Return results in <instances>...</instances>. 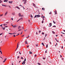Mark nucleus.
<instances>
[{"instance_id": "obj_10", "label": "nucleus", "mask_w": 65, "mask_h": 65, "mask_svg": "<svg viewBox=\"0 0 65 65\" xmlns=\"http://www.w3.org/2000/svg\"><path fill=\"white\" fill-rule=\"evenodd\" d=\"M6 58L5 59H4V61H3V63H4V62H5L6 61Z\"/></svg>"}, {"instance_id": "obj_39", "label": "nucleus", "mask_w": 65, "mask_h": 65, "mask_svg": "<svg viewBox=\"0 0 65 65\" xmlns=\"http://www.w3.org/2000/svg\"><path fill=\"white\" fill-rule=\"evenodd\" d=\"M8 26H5V27H6V28Z\"/></svg>"}, {"instance_id": "obj_58", "label": "nucleus", "mask_w": 65, "mask_h": 65, "mask_svg": "<svg viewBox=\"0 0 65 65\" xmlns=\"http://www.w3.org/2000/svg\"><path fill=\"white\" fill-rule=\"evenodd\" d=\"M57 42H59V41L57 40Z\"/></svg>"}, {"instance_id": "obj_7", "label": "nucleus", "mask_w": 65, "mask_h": 65, "mask_svg": "<svg viewBox=\"0 0 65 65\" xmlns=\"http://www.w3.org/2000/svg\"><path fill=\"white\" fill-rule=\"evenodd\" d=\"M25 44H28V43L27 42V40H26V41L25 42Z\"/></svg>"}, {"instance_id": "obj_49", "label": "nucleus", "mask_w": 65, "mask_h": 65, "mask_svg": "<svg viewBox=\"0 0 65 65\" xmlns=\"http://www.w3.org/2000/svg\"><path fill=\"white\" fill-rule=\"evenodd\" d=\"M30 17H33V16L32 15H31V16H30Z\"/></svg>"}, {"instance_id": "obj_53", "label": "nucleus", "mask_w": 65, "mask_h": 65, "mask_svg": "<svg viewBox=\"0 0 65 65\" xmlns=\"http://www.w3.org/2000/svg\"><path fill=\"white\" fill-rule=\"evenodd\" d=\"M13 36H14V37H15V35H13Z\"/></svg>"}, {"instance_id": "obj_25", "label": "nucleus", "mask_w": 65, "mask_h": 65, "mask_svg": "<svg viewBox=\"0 0 65 65\" xmlns=\"http://www.w3.org/2000/svg\"><path fill=\"white\" fill-rule=\"evenodd\" d=\"M21 30H22V29H19L18 30V31H21Z\"/></svg>"}, {"instance_id": "obj_17", "label": "nucleus", "mask_w": 65, "mask_h": 65, "mask_svg": "<svg viewBox=\"0 0 65 65\" xmlns=\"http://www.w3.org/2000/svg\"><path fill=\"white\" fill-rule=\"evenodd\" d=\"M33 5H34V6H35V7L36 6V5H35L33 3Z\"/></svg>"}, {"instance_id": "obj_29", "label": "nucleus", "mask_w": 65, "mask_h": 65, "mask_svg": "<svg viewBox=\"0 0 65 65\" xmlns=\"http://www.w3.org/2000/svg\"><path fill=\"white\" fill-rule=\"evenodd\" d=\"M38 65H40V64L39 63H38Z\"/></svg>"}, {"instance_id": "obj_11", "label": "nucleus", "mask_w": 65, "mask_h": 65, "mask_svg": "<svg viewBox=\"0 0 65 65\" xmlns=\"http://www.w3.org/2000/svg\"><path fill=\"white\" fill-rule=\"evenodd\" d=\"M9 34H11H11H16V33H15V34H14V33H13V34H11V33H8Z\"/></svg>"}, {"instance_id": "obj_41", "label": "nucleus", "mask_w": 65, "mask_h": 65, "mask_svg": "<svg viewBox=\"0 0 65 65\" xmlns=\"http://www.w3.org/2000/svg\"><path fill=\"white\" fill-rule=\"evenodd\" d=\"M19 54H20V55H21V52H19Z\"/></svg>"}, {"instance_id": "obj_59", "label": "nucleus", "mask_w": 65, "mask_h": 65, "mask_svg": "<svg viewBox=\"0 0 65 65\" xmlns=\"http://www.w3.org/2000/svg\"><path fill=\"white\" fill-rule=\"evenodd\" d=\"M2 34H3L1 33V34H0V35H2Z\"/></svg>"}, {"instance_id": "obj_13", "label": "nucleus", "mask_w": 65, "mask_h": 65, "mask_svg": "<svg viewBox=\"0 0 65 65\" xmlns=\"http://www.w3.org/2000/svg\"><path fill=\"white\" fill-rule=\"evenodd\" d=\"M50 25H51L50 26H49V27H51L52 26V23L49 24Z\"/></svg>"}, {"instance_id": "obj_40", "label": "nucleus", "mask_w": 65, "mask_h": 65, "mask_svg": "<svg viewBox=\"0 0 65 65\" xmlns=\"http://www.w3.org/2000/svg\"><path fill=\"white\" fill-rule=\"evenodd\" d=\"M20 6H21L22 7H23V6H22V5H20Z\"/></svg>"}, {"instance_id": "obj_33", "label": "nucleus", "mask_w": 65, "mask_h": 65, "mask_svg": "<svg viewBox=\"0 0 65 65\" xmlns=\"http://www.w3.org/2000/svg\"><path fill=\"white\" fill-rule=\"evenodd\" d=\"M39 33H40V32H41V30L39 31Z\"/></svg>"}, {"instance_id": "obj_8", "label": "nucleus", "mask_w": 65, "mask_h": 65, "mask_svg": "<svg viewBox=\"0 0 65 65\" xmlns=\"http://www.w3.org/2000/svg\"><path fill=\"white\" fill-rule=\"evenodd\" d=\"M2 6H5V7H6L7 6H6V5L3 4H2Z\"/></svg>"}, {"instance_id": "obj_60", "label": "nucleus", "mask_w": 65, "mask_h": 65, "mask_svg": "<svg viewBox=\"0 0 65 65\" xmlns=\"http://www.w3.org/2000/svg\"><path fill=\"white\" fill-rule=\"evenodd\" d=\"M11 25L12 26V27H13V26H13V25Z\"/></svg>"}, {"instance_id": "obj_5", "label": "nucleus", "mask_w": 65, "mask_h": 65, "mask_svg": "<svg viewBox=\"0 0 65 65\" xmlns=\"http://www.w3.org/2000/svg\"><path fill=\"white\" fill-rule=\"evenodd\" d=\"M22 19V20H23V18H20L19 19V20H18L17 21V22H19V21H20V20H21Z\"/></svg>"}, {"instance_id": "obj_4", "label": "nucleus", "mask_w": 65, "mask_h": 65, "mask_svg": "<svg viewBox=\"0 0 65 65\" xmlns=\"http://www.w3.org/2000/svg\"><path fill=\"white\" fill-rule=\"evenodd\" d=\"M8 13V12H7V11L6 12V13L5 14V15H4L5 17L6 16V15H7V14Z\"/></svg>"}, {"instance_id": "obj_63", "label": "nucleus", "mask_w": 65, "mask_h": 65, "mask_svg": "<svg viewBox=\"0 0 65 65\" xmlns=\"http://www.w3.org/2000/svg\"><path fill=\"white\" fill-rule=\"evenodd\" d=\"M25 63H26V62H24V65L25 64Z\"/></svg>"}, {"instance_id": "obj_48", "label": "nucleus", "mask_w": 65, "mask_h": 65, "mask_svg": "<svg viewBox=\"0 0 65 65\" xmlns=\"http://www.w3.org/2000/svg\"><path fill=\"white\" fill-rule=\"evenodd\" d=\"M2 1H1L0 2V3H2Z\"/></svg>"}, {"instance_id": "obj_19", "label": "nucleus", "mask_w": 65, "mask_h": 65, "mask_svg": "<svg viewBox=\"0 0 65 65\" xmlns=\"http://www.w3.org/2000/svg\"><path fill=\"white\" fill-rule=\"evenodd\" d=\"M16 7L18 8V9H20V8L18 7Z\"/></svg>"}, {"instance_id": "obj_6", "label": "nucleus", "mask_w": 65, "mask_h": 65, "mask_svg": "<svg viewBox=\"0 0 65 65\" xmlns=\"http://www.w3.org/2000/svg\"><path fill=\"white\" fill-rule=\"evenodd\" d=\"M13 2L12 1H9V3H10V4H12V3Z\"/></svg>"}, {"instance_id": "obj_22", "label": "nucleus", "mask_w": 65, "mask_h": 65, "mask_svg": "<svg viewBox=\"0 0 65 65\" xmlns=\"http://www.w3.org/2000/svg\"><path fill=\"white\" fill-rule=\"evenodd\" d=\"M42 10H44V8H42Z\"/></svg>"}, {"instance_id": "obj_36", "label": "nucleus", "mask_w": 65, "mask_h": 65, "mask_svg": "<svg viewBox=\"0 0 65 65\" xmlns=\"http://www.w3.org/2000/svg\"><path fill=\"white\" fill-rule=\"evenodd\" d=\"M22 33H23V31H22L21 33L20 34H22Z\"/></svg>"}, {"instance_id": "obj_42", "label": "nucleus", "mask_w": 65, "mask_h": 65, "mask_svg": "<svg viewBox=\"0 0 65 65\" xmlns=\"http://www.w3.org/2000/svg\"><path fill=\"white\" fill-rule=\"evenodd\" d=\"M11 20H13V18H12L11 19Z\"/></svg>"}, {"instance_id": "obj_37", "label": "nucleus", "mask_w": 65, "mask_h": 65, "mask_svg": "<svg viewBox=\"0 0 65 65\" xmlns=\"http://www.w3.org/2000/svg\"><path fill=\"white\" fill-rule=\"evenodd\" d=\"M18 34V35H16V36H18V35H19L20 34Z\"/></svg>"}, {"instance_id": "obj_31", "label": "nucleus", "mask_w": 65, "mask_h": 65, "mask_svg": "<svg viewBox=\"0 0 65 65\" xmlns=\"http://www.w3.org/2000/svg\"><path fill=\"white\" fill-rule=\"evenodd\" d=\"M29 45H27V48H28V47H29Z\"/></svg>"}, {"instance_id": "obj_24", "label": "nucleus", "mask_w": 65, "mask_h": 65, "mask_svg": "<svg viewBox=\"0 0 65 65\" xmlns=\"http://www.w3.org/2000/svg\"><path fill=\"white\" fill-rule=\"evenodd\" d=\"M6 1H8V0H5V1H4V2H6Z\"/></svg>"}, {"instance_id": "obj_56", "label": "nucleus", "mask_w": 65, "mask_h": 65, "mask_svg": "<svg viewBox=\"0 0 65 65\" xmlns=\"http://www.w3.org/2000/svg\"><path fill=\"white\" fill-rule=\"evenodd\" d=\"M3 15V14H2V15H0V16H2Z\"/></svg>"}, {"instance_id": "obj_16", "label": "nucleus", "mask_w": 65, "mask_h": 65, "mask_svg": "<svg viewBox=\"0 0 65 65\" xmlns=\"http://www.w3.org/2000/svg\"><path fill=\"white\" fill-rule=\"evenodd\" d=\"M26 58H25L23 62H26Z\"/></svg>"}, {"instance_id": "obj_20", "label": "nucleus", "mask_w": 65, "mask_h": 65, "mask_svg": "<svg viewBox=\"0 0 65 65\" xmlns=\"http://www.w3.org/2000/svg\"><path fill=\"white\" fill-rule=\"evenodd\" d=\"M52 32L53 34H55V32H54V31H52Z\"/></svg>"}, {"instance_id": "obj_2", "label": "nucleus", "mask_w": 65, "mask_h": 65, "mask_svg": "<svg viewBox=\"0 0 65 65\" xmlns=\"http://www.w3.org/2000/svg\"><path fill=\"white\" fill-rule=\"evenodd\" d=\"M19 16V17H22V16H23V15H21V13H19L18 14Z\"/></svg>"}, {"instance_id": "obj_55", "label": "nucleus", "mask_w": 65, "mask_h": 65, "mask_svg": "<svg viewBox=\"0 0 65 65\" xmlns=\"http://www.w3.org/2000/svg\"><path fill=\"white\" fill-rule=\"evenodd\" d=\"M21 59H23V57H22L21 58Z\"/></svg>"}, {"instance_id": "obj_12", "label": "nucleus", "mask_w": 65, "mask_h": 65, "mask_svg": "<svg viewBox=\"0 0 65 65\" xmlns=\"http://www.w3.org/2000/svg\"><path fill=\"white\" fill-rule=\"evenodd\" d=\"M16 27H17V26L16 25H14L13 26V28H16Z\"/></svg>"}, {"instance_id": "obj_21", "label": "nucleus", "mask_w": 65, "mask_h": 65, "mask_svg": "<svg viewBox=\"0 0 65 65\" xmlns=\"http://www.w3.org/2000/svg\"><path fill=\"white\" fill-rule=\"evenodd\" d=\"M49 14H52V12H50V13H49Z\"/></svg>"}, {"instance_id": "obj_1", "label": "nucleus", "mask_w": 65, "mask_h": 65, "mask_svg": "<svg viewBox=\"0 0 65 65\" xmlns=\"http://www.w3.org/2000/svg\"><path fill=\"white\" fill-rule=\"evenodd\" d=\"M36 17L37 18H39V17H40V15H35L34 17L35 18H36Z\"/></svg>"}, {"instance_id": "obj_27", "label": "nucleus", "mask_w": 65, "mask_h": 65, "mask_svg": "<svg viewBox=\"0 0 65 65\" xmlns=\"http://www.w3.org/2000/svg\"><path fill=\"white\" fill-rule=\"evenodd\" d=\"M47 47H48V45H47V44L46 45V48H47Z\"/></svg>"}, {"instance_id": "obj_62", "label": "nucleus", "mask_w": 65, "mask_h": 65, "mask_svg": "<svg viewBox=\"0 0 65 65\" xmlns=\"http://www.w3.org/2000/svg\"><path fill=\"white\" fill-rule=\"evenodd\" d=\"M35 57H36V55L35 54Z\"/></svg>"}, {"instance_id": "obj_32", "label": "nucleus", "mask_w": 65, "mask_h": 65, "mask_svg": "<svg viewBox=\"0 0 65 65\" xmlns=\"http://www.w3.org/2000/svg\"><path fill=\"white\" fill-rule=\"evenodd\" d=\"M8 6L9 7V8H11V7L10 6Z\"/></svg>"}, {"instance_id": "obj_30", "label": "nucleus", "mask_w": 65, "mask_h": 65, "mask_svg": "<svg viewBox=\"0 0 65 65\" xmlns=\"http://www.w3.org/2000/svg\"><path fill=\"white\" fill-rule=\"evenodd\" d=\"M5 27H4L3 28V29L4 30H5Z\"/></svg>"}, {"instance_id": "obj_45", "label": "nucleus", "mask_w": 65, "mask_h": 65, "mask_svg": "<svg viewBox=\"0 0 65 65\" xmlns=\"http://www.w3.org/2000/svg\"><path fill=\"white\" fill-rule=\"evenodd\" d=\"M18 47H19V45H17V48H18Z\"/></svg>"}, {"instance_id": "obj_35", "label": "nucleus", "mask_w": 65, "mask_h": 65, "mask_svg": "<svg viewBox=\"0 0 65 65\" xmlns=\"http://www.w3.org/2000/svg\"><path fill=\"white\" fill-rule=\"evenodd\" d=\"M0 53H1V54H2V51H0Z\"/></svg>"}, {"instance_id": "obj_18", "label": "nucleus", "mask_w": 65, "mask_h": 65, "mask_svg": "<svg viewBox=\"0 0 65 65\" xmlns=\"http://www.w3.org/2000/svg\"><path fill=\"white\" fill-rule=\"evenodd\" d=\"M42 45H43V46H44V43H42Z\"/></svg>"}, {"instance_id": "obj_57", "label": "nucleus", "mask_w": 65, "mask_h": 65, "mask_svg": "<svg viewBox=\"0 0 65 65\" xmlns=\"http://www.w3.org/2000/svg\"><path fill=\"white\" fill-rule=\"evenodd\" d=\"M61 48H63V46H62L61 47Z\"/></svg>"}, {"instance_id": "obj_26", "label": "nucleus", "mask_w": 65, "mask_h": 65, "mask_svg": "<svg viewBox=\"0 0 65 65\" xmlns=\"http://www.w3.org/2000/svg\"><path fill=\"white\" fill-rule=\"evenodd\" d=\"M47 34H45V37H46V36H47Z\"/></svg>"}, {"instance_id": "obj_15", "label": "nucleus", "mask_w": 65, "mask_h": 65, "mask_svg": "<svg viewBox=\"0 0 65 65\" xmlns=\"http://www.w3.org/2000/svg\"><path fill=\"white\" fill-rule=\"evenodd\" d=\"M21 28V27L20 26H19L18 27V29H19L20 28Z\"/></svg>"}, {"instance_id": "obj_43", "label": "nucleus", "mask_w": 65, "mask_h": 65, "mask_svg": "<svg viewBox=\"0 0 65 65\" xmlns=\"http://www.w3.org/2000/svg\"><path fill=\"white\" fill-rule=\"evenodd\" d=\"M24 35H23L21 37H24Z\"/></svg>"}, {"instance_id": "obj_38", "label": "nucleus", "mask_w": 65, "mask_h": 65, "mask_svg": "<svg viewBox=\"0 0 65 65\" xmlns=\"http://www.w3.org/2000/svg\"><path fill=\"white\" fill-rule=\"evenodd\" d=\"M19 58H20V57H19V56H18L17 57L18 59Z\"/></svg>"}, {"instance_id": "obj_51", "label": "nucleus", "mask_w": 65, "mask_h": 65, "mask_svg": "<svg viewBox=\"0 0 65 65\" xmlns=\"http://www.w3.org/2000/svg\"><path fill=\"white\" fill-rule=\"evenodd\" d=\"M43 23V21H42V23Z\"/></svg>"}, {"instance_id": "obj_44", "label": "nucleus", "mask_w": 65, "mask_h": 65, "mask_svg": "<svg viewBox=\"0 0 65 65\" xmlns=\"http://www.w3.org/2000/svg\"><path fill=\"white\" fill-rule=\"evenodd\" d=\"M43 59H44V60H45V58H43Z\"/></svg>"}, {"instance_id": "obj_9", "label": "nucleus", "mask_w": 65, "mask_h": 65, "mask_svg": "<svg viewBox=\"0 0 65 65\" xmlns=\"http://www.w3.org/2000/svg\"><path fill=\"white\" fill-rule=\"evenodd\" d=\"M12 15H15V12H13L12 13Z\"/></svg>"}, {"instance_id": "obj_23", "label": "nucleus", "mask_w": 65, "mask_h": 65, "mask_svg": "<svg viewBox=\"0 0 65 65\" xmlns=\"http://www.w3.org/2000/svg\"><path fill=\"white\" fill-rule=\"evenodd\" d=\"M53 22L54 24H56V22H55V21H53Z\"/></svg>"}, {"instance_id": "obj_34", "label": "nucleus", "mask_w": 65, "mask_h": 65, "mask_svg": "<svg viewBox=\"0 0 65 65\" xmlns=\"http://www.w3.org/2000/svg\"><path fill=\"white\" fill-rule=\"evenodd\" d=\"M42 34L43 35V34H44V33L43 32H42Z\"/></svg>"}, {"instance_id": "obj_52", "label": "nucleus", "mask_w": 65, "mask_h": 65, "mask_svg": "<svg viewBox=\"0 0 65 65\" xmlns=\"http://www.w3.org/2000/svg\"><path fill=\"white\" fill-rule=\"evenodd\" d=\"M36 46H38V44H37L36 45Z\"/></svg>"}, {"instance_id": "obj_3", "label": "nucleus", "mask_w": 65, "mask_h": 65, "mask_svg": "<svg viewBox=\"0 0 65 65\" xmlns=\"http://www.w3.org/2000/svg\"><path fill=\"white\" fill-rule=\"evenodd\" d=\"M25 0L22 1H25L24 2V4H26V3L27 2V0Z\"/></svg>"}, {"instance_id": "obj_54", "label": "nucleus", "mask_w": 65, "mask_h": 65, "mask_svg": "<svg viewBox=\"0 0 65 65\" xmlns=\"http://www.w3.org/2000/svg\"><path fill=\"white\" fill-rule=\"evenodd\" d=\"M2 24H1L0 26H1V27H2Z\"/></svg>"}, {"instance_id": "obj_46", "label": "nucleus", "mask_w": 65, "mask_h": 65, "mask_svg": "<svg viewBox=\"0 0 65 65\" xmlns=\"http://www.w3.org/2000/svg\"><path fill=\"white\" fill-rule=\"evenodd\" d=\"M36 34H37V35H38V33H37V32H36Z\"/></svg>"}, {"instance_id": "obj_14", "label": "nucleus", "mask_w": 65, "mask_h": 65, "mask_svg": "<svg viewBox=\"0 0 65 65\" xmlns=\"http://www.w3.org/2000/svg\"><path fill=\"white\" fill-rule=\"evenodd\" d=\"M55 14H57V11H55Z\"/></svg>"}, {"instance_id": "obj_50", "label": "nucleus", "mask_w": 65, "mask_h": 65, "mask_svg": "<svg viewBox=\"0 0 65 65\" xmlns=\"http://www.w3.org/2000/svg\"><path fill=\"white\" fill-rule=\"evenodd\" d=\"M29 54H31V51H29Z\"/></svg>"}, {"instance_id": "obj_28", "label": "nucleus", "mask_w": 65, "mask_h": 65, "mask_svg": "<svg viewBox=\"0 0 65 65\" xmlns=\"http://www.w3.org/2000/svg\"><path fill=\"white\" fill-rule=\"evenodd\" d=\"M24 61H23V63H22V65H23V64H24Z\"/></svg>"}, {"instance_id": "obj_61", "label": "nucleus", "mask_w": 65, "mask_h": 65, "mask_svg": "<svg viewBox=\"0 0 65 65\" xmlns=\"http://www.w3.org/2000/svg\"><path fill=\"white\" fill-rule=\"evenodd\" d=\"M50 44H52V43H51V42H50Z\"/></svg>"}, {"instance_id": "obj_64", "label": "nucleus", "mask_w": 65, "mask_h": 65, "mask_svg": "<svg viewBox=\"0 0 65 65\" xmlns=\"http://www.w3.org/2000/svg\"><path fill=\"white\" fill-rule=\"evenodd\" d=\"M61 37H63V35H61Z\"/></svg>"}, {"instance_id": "obj_47", "label": "nucleus", "mask_w": 65, "mask_h": 65, "mask_svg": "<svg viewBox=\"0 0 65 65\" xmlns=\"http://www.w3.org/2000/svg\"><path fill=\"white\" fill-rule=\"evenodd\" d=\"M53 27H56V26L55 25H54L53 26Z\"/></svg>"}]
</instances>
